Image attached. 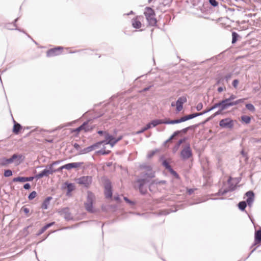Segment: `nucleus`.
<instances>
[{
	"label": "nucleus",
	"mask_w": 261,
	"mask_h": 261,
	"mask_svg": "<svg viewBox=\"0 0 261 261\" xmlns=\"http://www.w3.org/2000/svg\"><path fill=\"white\" fill-rule=\"evenodd\" d=\"M147 172L146 173L142 172L141 177L142 178L137 180V182L139 184V189L140 192L142 194L146 193L147 190L144 188V185L146 183L149 181V179L153 178L154 177V173L152 171L150 167H147Z\"/></svg>",
	"instance_id": "nucleus-1"
},
{
	"label": "nucleus",
	"mask_w": 261,
	"mask_h": 261,
	"mask_svg": "<svg viewBox=\"0 0 261 261\" xmlns=\"http://www.w3.org/2000/svg\"><path fill=\"white\" fill-rule=\"evenodd\" d=\"M144 14L149 24L151 26H154L157 21L155 18V14L154 10L150 7H146Z\"/></svg>",
	"instance_id": "nucleus-2"
},
{
	"label": "nucleus",
	"mask_w": 261,
	"mask_h": 261,
	"mask_svg": "<svg viewBox=\"0 0 261 261\" xmlns=\"http://www.w3.org/2000/svg\"><path fill=\"white\" fill-rule=\"evenodd\" d=\"M95 197L94 194L91 192H88L87 201L85 203L86 210L90 213L94 212L93 209V202L94 200Z\"/></svg>",
	"instance_id": "nucleus-3"
},
{
	"label": "nucleus",
	"mask_w": 261,
	"mask_h": 261,
	"mask_svg": "<svg viewBox=\"0 0 261 261\" xmlns=\"http://www.w3.org/2000/svg\"><path fill=\"white\" fill-rule=\"evenodd\" d=\"M192 155V152L189 144H186L182 149L180 152L181 158L186 160L190 159Z\"/></svg>",
	"instance_id": "nucleus-4"
},
{
	"label": "nucleus",
	"mask_w": 261,
	"mask_h": 261,
	"mask_svg": "<svg viewBox=\"0 0 261 261\" xmlns=\"http://www.w3.org/2000/svg\"><path fill=\"white\" fill-rule=\"evenodd\" d=\"M56 172V170L54 168H51L49 166H47L45 169L42 171L40 173L37 174L35 177L37 179L41 178L44 176H47L50 174H52Z\"/></svg>",
	"instance_id": "nucleus-5"
},
{
	"label": "nucleus",
	"mask_w": 261,
	"mask_h": 261,
	"mask_svg": "<svg viewBox=\"0 0 261 261\" xmlns=\"http://www.w3.org/2000/svg\"><path fill=\"white\" fill-rule=\"evenodd\" d=\"M122 136H119L117 138H115L110 134H106V139L107 140L106 144H109L113 147L118 141L122 139Z\"/></svg>",
	"instance_id": "nucleus-6"
},
{
	"label": "nucleus",
	"mask_w": 261,
	"mask_h": 261,
	"mask_svg": "<svg viewBox=\"0 0 261 261\" xmlns=\"http://www.w3.org/2000/svg\"><path fill=\"white\" fill-rule=\"evenodd\" d=\"M233 124V121L229 118L222 119L219 122L221 127L226 128H231Z\"/></svg>",
	"instance_id": "nucleus-7"
},
{
	"label": "nucleus",
	"mask_w": 261,
	"mask_h": 261,
	"mask_svg": "<svg viewBox=\"0 0 261 261\" xmlns=\"http://www.w3.org/2000/svg\"><path fill=\"white\" fill-rule=\"evenodd\" d=\"M76 180L78 184L87 187L91 184L92 182V178L91 176H83L77 179Z\"/></svg>",
	"instance_id": "nucleus-8"
},
{
	"label": "nucleus",
	"mask_w": 261,
	"mask_h": 261,
	"mask_svg": "<svg viewBox=\"0 0 261 261\" xmlns=\"http://www.w3.org/2000/svg\"><path fill=\"white\" fill-rule=\"evenodd\" d=\"M10 160L11 163H14L16 165H18L23 161V157L21 154H14Z\"/></svg>",
	"instance_id": "nucleus-9"
},
{
	"label": "nucleus",
	"mask_w": 261,
	"mask_h": 261,
	"mask_svg": "<svg viewBox=\"0 0 261 261\" xmlns=\"http://www.w3.org/2000/svg\"><path fill=\"white\" fill-rule=\"evenodd\" d=\"M105 194L108 198H111L112 196V186L109 181H107L105 186Z\"/></svg>",
	"instance_id": "nucleus-10"
},
{
	"label": "nucleus",
	"mask_w": 261,
	"mask_h": 261,
	"mask_svg": "<svg viewBox=\"0 0 261 261\" xmlns=\"http://www.w3.org/2000/svg\"><path fill=\"white\" fill-rule=\"evenodd\" d=\"M171 121L169 119L162 120V119H155L151 121L149 124H151V126L155 127L158 125L161 124H171Z\"/></svg>",
	"instance_id": "nucleus-11"
},
{
	"label": "nucleus",
	"mask_w": 261,
	"mask_h": 261,
	"mask_svg": "<svg viewBox=\"0 0 261 261\" xmlns=\"http://www.w3.org/2000/svg\"><path fill=\"white\" fill-rule=\"evenodd\" d=\"M246 196L247 197L246 202L251 207L254 200V194L252 191H249L246 193Z\"/></svg>",
	"instance_id": "nucleus-12"
},
{
	"label": "nucleus",
	"mask_w": 261,
	"mask_h": 261,
	"mask_svg": "<svg viewBox=\"0 0 261 261\" xmlns=\"http://www.w3.org/2000/svg\"><path fill=\"white\" fill-rule=\"evenodd\" d=\"M63 48L62 47H58L54 48H51L48 50L47 52V57H52L57 56L60 54V50Z\"/></svg>",
	"instance_id": "nucleus-13"
},
{
	"label": "nucleus",
	"mask_w": 261,
	"mask_h": 261,
	"mask_svg": "<svg viewBox=\"0 0 261 261\" xmlns=\"http://www.w3.org/2000/svg\"><path fill=\"white\" fill-rule=\"evenodd\" d=\"M59 213L63 216L66 220H70L71 219L70 213L69 212V209L67 207L64 208L59 211Z\"/></svg>",
	"instance_id": "nucleus-14"
},
{
	"label": "nucleus",
	"mask_w": 261,
	"mask_h": 261,
	"mask_svg": "<svg viewBox=\"0 0 261 261\" xmlns=\"http://www.w3.org/2000/svg\"><path fill=\"white\" fill-rule=\"evenodd\" d=\"M35 177L34 176H31V177H17L14 178L13 179V181L14 182H25V181H32Z\"/></svg>",
	"instance_id": "nucleus-15"
},
{
	"label": "nucleus",
	"mask_w": 261,
	"mask_h": 261,
	"mask_svg": "<svg viewBox=\"0 0 261 261\" xmlns=\"http://www.w3.org/2000/svg\"><path fill=\"white\" fill-rule=\"evenodd\" d=\"M222 110H225L228 108L234 106L233 101H230L229 99L226 98L222 100Z\"/></svg>",
	"instance_id": "nucleus-16"
},
{
	"label": "nucleus",
	"mask_w": 261,
	"mask_h": 261,
	"mask_svg": "<svg viewBox=\"0 0 261 261\" xmlns=\"http://www.w3.org/2000/svg\"><path fill=\"white\" fill-rule=\"evenodd\" d=\"M236 186H233L232 185H230L229 187L227 189L222 190L221 189L219 190V192L217 193L218 195H223L226 194V193L229 191H232L235 190Z\"/></svg>",
	"instance_id": "nucleus-17"
},
{
	"label": "nucleus",
	"mask_w": 261,
	"mask_h": 261,
	"mask_svg": "<svg viewBox=\"0 0 261 261\" xmlns=\"http://www.w3.org/2000/svg\"><path fill=\"white\" fill-rule=\"evenodd\" d=\"M82 165V163L74 162L67 164L64 165L65 169L70 170L72 168H76L79 167Z\"/></svg>",
	"instance_id": "nucleus-18"
},
{
	"label": "nucleus",
	"mask_w": 261,
	"mask_h": 261,
	"mask_svg": "<svg viewBox=\"0 0 261 261\" xmlns=\"http://www.w3.org/2000/svg\"><path fill=\"white\" fill-rule=\"evenodd\" d=\"M140 16H137L136 18L133 19L132 25L134 28L139 29L141 27V23L139 20Z\"/></svg>",
	"instance_id": "nucleus-19"
},
{
	"label": "nucleus",
	"mask_w": 261,
	"mask_h": 261,
	"mask_svg": "<svg viewBox=\"0 0 261 261\" xmlns=\"http://www.w3.org/2000/svg\"><path fill=\"white\" fill-rule=\"evenodd\" d=\"M188 115L185 116L184 117H181L180 119H175V120H170L171 124H174L176 123H179L182 122H185L187 120H188Z\"/></svg>",
	"instance_id": "nucleus-20"
},
{
	"label": "nucleus",
	"mask_w": 261,
	"mask_h": 261,
	"mask_svg": "<svg viewBox=\"0 0 261 261\" xmlns=\"http://www.w3.org/2000/svg\"><path fill=\"white\" fill-rule=\"evenodd\" d=\"M10 158L6 159L5 158L0 159V165L2 166H5L8 164H11Z\"/></svg>",
	"instance_id": "nucleus-21"
},
{
	"label": "nucleus",
	"mask_w": 261,
	"mask_h": 261,
	"mask_svg": "<svg viewBox=\"0 0 261 261\" xmlns=\"http://www.w3.org/2000/svg\"><path fill=\"white\" fill-rule=\"evenodd\" d=\"M52 199L51 197H47L43 201L41 207L44 210H46L48 208V206L49 204L50 200Z\"/></svg>",
	"instance_id": "nucleus-22"
},
{
	"label": "nucleus",
	"mask_w": 261,
	"mask_h": 261,
	"mask_svg": "<svg viewBox=\"0 0 261 261\" xmlns=\"http://www.w3.org/2000/svg\"><path fill=\"white\" fill-rule=\"evenodd\" d=\"M14 123H15L13 126V132L15 134H17L21 129V126L19 123H16L15 121H14Z\"/></svg>",
	"instance_id": "nucleus-23"
},
{
	"label": "nucleus",
	"mask_w": 261,
	"mask_h": 261,
	"mask_svg": "<svg viewBox=\"0 0 261 261\" xmlns=\"http://www.w3.org/2000/svg\"><path fill=\"white\" fill-rule=\"evenodd\" d=\"M150 128H151V124L148 123L145 127L142 128L141 130L137 131V132H136L135 134H137V135L141 134V133H143L144 132H145V130H146Z\"/></svg>",
	"instance_id": "nucleus-24"
},
{
	"label": "nucleus",
	"mask_w": 261,
	"mask_h": 261,
	"mask_svg": "<svg viewBox=\"0 0 261 261\" xmlns=\"http://www.w3.org/2000/svg\"><path fill=\"white\" fill-rule=\"evenodd\" d=\"M255 240L260 242H261V230H259L256 231L255 234Z\"/></svg>",
	"instance_id": "nucleus-25"
},
{
	"label": "nucleus",
	"mask_w": 261,
	"mask_h": 261,
	"mask_svg": "<svg viewBox=\"0 0 261 261\" xmlns=\"http://www.w3.org/2000/svg\"><path fill=\"white\" fill-rule=\"evenodd\" d=\"M246 108L247 109V110L252 112H254L255 111V108L254 106L251 103L246 104Z\"/></svg>",
	"instance_id": "nucleus-26"
},
{
	"label": "nucleus",
	"mask_w": 261,
	"mask_h": 261,
	"mask_svg": "<svg viewBox=\"0 0 261 261\" xmlns=\"http://www.w3.org/2000/svg\"><path fill=\"white\" fill-rule=\"evenodd\" d=\"M246 205H247V204L245 201H241V202H239L238 204L239 208L241 211H244L245 210V207H246Z\"/></svg>",
	"instance_id": "nucleus-27"
},
{
	"label": "nucleus",
	"mask_w": 261,
	"mask_h": 261,
	"mask_svg": "<svg viewBox=\"0 0 261 261\" xmlns=\"http://www.w3.org/2000/svg\"><path fill=\"white\" fill-rule=\"evenodd\" d=\"M241 119L243 121H244L246 124H248L250 122L251 118L250 117L247 116H242L241 117Z\"/></svg>",
	"instance_id": "nucleus-28"
},
{
	"label": "nucleus",
	"mask_w": 261,
	"mask_h": 261,
	"mask_svg": "<svg viewBox=\"0 0 261 261\" xmlns=\"http://www.w3.org/2000/svg\"><path fill=\"white\" fill-rule=\"evenodd\" d=\"M87 124V122H84L82 125L80 127H77L76 129V131L79 132L83 129H85V131H87L88 129L86 128L85 126Z\"/></svg>",
	"instance_id": "nucleus-29"
},
{
	"label": "nucleus",
	"mask_w": 261,
	"mask_h": 261,
	"mask_svg": "<svg viewBox=\"0 0 261 261\" xmlns=\"http://www.w3.org/2000/svg\"><path fill=\"white\" fill-rule=\"evenodd\" d=\"M232 43L234 44L236 42L238 37V34L236 32H232Z\"/></svg>",
	"instance_id": "nucleus-30"
},
{
	"label": "nucleus",
	"mask_w": 261,
	"mask_h": 261,
	"mask_svg": "<svg viewBox=\"0 0 261 261\" xmlns=\"http://www.w3.org/2000/svg\"><path fill=\"white\" fill-rule=\"evenodd\" d=\"M107 140H105L103 141H100V142H97L95 144H93L95 148H98L99 147L100 145L102 144H106V142H107Z\"/></svg>",
	"instance_id": "nucleus-31"
},
{
	"label": "nucleus",
	"mask_w": 261,
	"mask_h": 261,
	"mask_svg": "<svg viewBox=\"0 0 261 261\" xmlns=\"http://www.w3.org/2000/svg\"><path fill=\"white\" fill-rule=\"evenodd\" d=\"M218 107H220V111H223V110H222V101L218 102V103H215L213 107H211V109H215Z\"/></svg>",
	"instance_id": "nucleus-32"
},
{
	"label": "nucleus",
	"mask_w": 261,
	"mask_h": 261,
	"mask_svg": "<svg viewBox=\"0 0 261 261\" xmlns=\"http://www.w3.org/2000/svg\"><path fill=\"white\" fill-rule=\"evenodd\" d=\"M88 152H89V150H88V147H86V148H85L84 149H80V151L78 152L77 154H79V155H81V154H86V153H87Z\"/></svg>",
	"instance_id": "nucleus-33"
},
{
	"label": "nucleus",
	"mask_w": 261,
	"mask_h": 261,
	"mask_svg": "<svg viewBox=\"0 0 261 261\" xmlns=\"http://www.w3.org/2000/svg\"><path fill=\"white\" fill-rule=\"evenodd\" d=\"M68 192L70 193L74 189V185L73 184H68L67 185Z\"/></svg>",
	"instance_id": "nucleus-34"
},
{
	"label": "nucleus",
	"mask_w": 261,
	"mask_h": 261,
	"mask_svg": "<svg viewBox=\"0 0 261 261\" xmlns=\"http://www.w3.org/2000/svg\"><path fill=\"white\" fill-rule=\"evenodd\" d=\"M177 101L178 102V103H181L183 105L184 103H185L187 101V98L186 97H184V96L180 97L177 99Z\"/></svg>",
	"instance_id": "nucleus-35"
},
{
	"label": "nucleus",
	"mask_w": 261,
	"mask_h": 261,
	"mask_svg": "<svg viewBox=\"0 0 261 261\" xmlns=\"http://www.w3.org/2000/svg\"><path fill=\"white\" fill-rule=\"evenodd\" d=\"M201 114H199V113H194V114H192L190 115H188V117L189 120H190V119H193L197 116H201Z\"/></svg>",
	"instance_id": "nucleus-36"
},
{
	"label": "nucleus",
	"mask_w": 261,
	"mask_h": 261,
	"mask_svg": "<svg viewBox=\"0 0 261 261\" xmlns=\"http://www.w3.org/2000/svg\"><path fill=\"white\" fill-rule=\"evenodd\" d=\"M176 111L177 112H180L182 109V104L178 103V102L176 101Z\"/></svg>",
	"instance_id": "nucleus-37"
},
{
	"label": "nucleus",
	"mask_w": 261,
	"mask_h": 261,
	"mask_svg": "<svg viewBox=\"0 0 261 261\" xmlns=\"http://www.w3.org/2000/svg\"><path fill=\"white\" fill-rule=\"evenodd\" d=\"M37 193L35 191L32 192L28 196L30 200L33 199L36 196Z\"/></svg>",
	"instance_id": "nucleus-38"
},
{
	"label": "nucleus",
	"mask_w": 261,
	"mask_h": 261,
	"mask_svg": "<svg viewBox=\"0 0 261 261\" xmlns=\"http://www.w3.org/2000/svg\"><path fill=\"white\" fill-rule=\"evenodd\" d=\"M12 175V172L11 170H6L4 172V176L5 177H9Z\"/></svg>",
	"instance_id": "nucleus-39"
},
{
	"label": "nucleus",
	"mask_w": 261,
	"mask_h": 261,
	"mask_svg": "<svg viewBox=\"0 0 261 261\" xmlns=\"http://www.w3.org/2000/svg\"><path fill=\"white\" fill-rule=\"evenodd\" d=\"M110 152V151L109 150L106 151L104 149H101L100 150L98 151L97 153L99 154L105 155L109 154Z\"/></svg>",
	"instance_id": "nucleus-40"
},
{
	"label": "nucleus",
	"mask_w": 261,
	"mask_h": 261,
	"mask_svg": "<svg viewBox=\"0 0 261 261\" xmlns=\"http://www.w3.org/2000/svg\"><path fill=\"white\" fill-rule=\"evenodd\" d=\"M163 165L165 167L166 169H168L169 170L171 168V166L166 161H164L163 162Z\"/></svg>",
	"instance_id": "nucleus-41"
},
{
	"label": "nucleus",
	"mask_w": 261,
	"mask_h": 261,
	"mask_svg": "<svg viewBox=\"0 0 261 261\" xmlns=\"http://www.w3.org/2000/svg\"><path fill=\"white\" fill-rule=\"evenodd\" d=\"M245 99H239L238 100H237L236 101H233V104H234V106L235 105H237L240 103H242V102H243L244 101Z\"/></svg>",
	"instance_id": "nucleus-42"
},
{
	"label": "nucleus",
	"mask_w": 261,
	"mask_h": 261,
	"mask_svg": "<svg viewBox=\"0 0 261 261\" xmlns=\"http://www.w3.org/2000/svg\"><path fill=\"white\" fill-rule=\"evenodd\" d=\"M209 2L214 7L218 5V2L216 0H209Z\"/></svg>",
	"instance_id": "nucleus-43"
},
{
	"label": "nucleus",
	"mask_w": 261,
	"mask_h": 261,
	"mask_svg": "<svg viewBox=\"0 0 261 261\" xmlns=\"http://www.w3.org/2000/svg\"><path fill=\"white\" fill-rule=\"evenodd\" d=\"M97 133L99 135H103L105 139H106V134H109L107 132H103V131H102V130L98 131Z\"/></svg>",
	"instance_id": "nucleus-44"
},
{
	"label": "nucleus",
	"mask_w": 261,
	"mask_h": 261,
	"mask_svg": "<svg viewBox=\"0 0 261 261\" xmlns=\"http://www.w3.org/2000/svg\"><path fill=\"white\" fill-rule=\"evenodd\" d=\"M46 230V227L45 226L43 227L39 231L38 233L37 234L38 236H39L43 233L45 230Z\"/></svg>",
	"instance_id": "nucleus-45"
},
{
	"label": "nucleus",
	"mask_w": 261,
	"mask_h": 261,
	"mask_svg": "<svg viewBox=\"0 0 261 261\" xmlns=\"http://www.w3.org/2000/svg\"><path fill=\"white\" fill-rule=\"evenodd\" d=\"M239 84V81L238 80H234L232 82V85L234 88H237Z\"/></svg>",
	"instance_id": "nucleus-46"
},
{
	"label": "nucleus",
	"mask_w": 261,
	"mask_h": 261,
	"mask_svg": "<svg viewBox=\"0 0 261 261\" xmlns=\"http://www.w3.org/2000/svg\"><path fill=\"white\" fill-rule=\"evenodd\" d=\"M260 87H261L260 85H258V86L254 87L253 90L254 92H256L260 89Z\"/></svg>",
	"instance_id": "nucleus-47"
},
{
	"label": "nucleus",
	"mask_w": 261,
	"mask_h": 261,
	"mask_svg": "<svg viewBox=\"0 0 261 261\" xmlns=\"http://www.w3.org/2000/svg\"><path fill=\"white\" fill-rule=\"evenodd\" d=\"M155 153V151H152L147 154L148 158H151Z\"/></svg>",
	"instance_id": "nucleus-48"
},
{
	"label": "nucleus",
	"mask_w": 261,
	"mask_h": 261,
	"mask_svg": "<svg viewBox=\"0 0 261 261\" xmlns=\"http://www.w3.org/2000/svg\"><path fill=\"white\" fill-rule=\"evenodd\" d=\"M74 148H75L79 152L80 151V149H81L80 145L77 143H74L73 145Z\"/></svg>",
	"instance_id": "nucleus-49"
},
{
	"label": "nucleus",
	"mask_w": 261,
	"mask_h": 261,
	"mask_svg": "<svg viewBox=\"0 0 261 261\" xmlns=\"http://www.w3.org/2000/svg\"><path fill=\"white\" fill-rule=\"evenodd\" d=\"M202 108V104L201 103H199L197 105L196 107V109L197 111H200Z\"/></svg>",
	"instance_id": "nucleus-50"
},
{
	"label": "nucleus",
	"mask_w": 261,
	"mask_h": 261,
	"mask_svg": "<svg viewBox=\"0 0 261 261\" xmlns=\"http://www.w3.org/2000/svg\"><path fill=\"white\" fill-rule=\"evenodd\" d=\"M87 147L88 148V150H89V152L92 151H93V150L95 149L93 144L91 145V146H88Z\"/></svg>",
	"instance_id": "nucleus-51"
},
{
	"label": "nucleus",
	"mask_w": 261,
	"mask_h": 261,
	"mask_svg": "<svg viewBox=\"0 0 261 261\" xmlns=\"http://www.w3.org/2000/svg\"><path fill=\"white\" fill-rule=\"evenodd\" d=\"M236 95H233V94H232L230 95V96L227 99H229V100L230 101H232V100L236 99Z\"/></svg>",
	"instance_id": "nucleus-52"
},
{
	"label": "nucleus",
	"mask_w": 261,
	"mask_h": 261,
	"mask_svg": "<svg viewBox=\"0 0 261 261\" xmlns=\"http://www.w3.org/2000/svg\"><path fill=\"white\" fill-rule=\"evenodd\" d=\"M179 133V131H176L170 137V139H173L175 136L177 135Z\"/></svg>",
	"instance_id": "nucleus-53"
},
{
	"label": "nucleus",
	"mask_w": 261,
	"mask_h": 261,
	"mask_svg": "<svg viewBox=\"0 0 261 261\" xmlns=\"http://www.w3.org/2000/svg\"><path fill=\"white\" fill-rule=\"evenodd\" d=\"M169 171H170V172L173 174L174 175V176H178V175L177 174V173L174 171L172 168H171V169L169 170Z\"/></svg>",
	"instance_id": "nucleus-54"
},
{
	"label": "nucleus",
	"mask_w": 261,
	"mask_h": 261,
	"mask_svg": "<svg viewBox=\"0 0 261 261\" xmlns=\"http://www.w3.org/2000/svg\"><path fill=\"white\" fill-rule=\"evenodd\" d=\"M54 223H55V222H51V223L46 224L44 226L46 227V229H47V228H48L49 227H50V226L53 225L54 224Z\"/></svg>",
	"instance_id": "nucleus-55"
},
{
	"label": "nucleus",
	"mask_w": 261,
	"mask_h": 261,
	"mask_svg": "<svg viewBox=\"0 0 261 261\" xmlns=\"http://www.w3.org/2000/svg\"><path fill=\"white\" fill-rule=\"evenodd\" d=\"M64 169H65L64 165L60 167V168H59L57 169H55V170H56V172H60Z\"/></svg>",
	"instance_id": "nucleus-56"
},
{
	"label": "nucleus",
	"mask_w": 261,
	"mask_h": 261,
	"mask_svg": "<svg viewBox=\"0 0 261 261\" xmlns=\"http://www.w3.org/2000/svg\"><path fill=\"white\" fill-rule=\"evenodd\" d=\"M60 163V161H56L54 162L52 164H51L50 165H49L50 167H51V168H53V166L55 165L58 164Z\"/></svg>",
	"instance_id": "nucleus-57"
},
{
	"label": "nucleus",
	"mask_w": 261,
	"mask_h": 261,
	"mask_svg": "<svg viewBox=\"0 0 261 261\" xmlns=\"http://www.w3.org/2000/svg\"><path fill=\"white\" fill-rule=\"evenodd\" d=\"M212 110H213V109H211V108H210V109H208L203 111V112L199 113V114H201V115H202L203 114H205V113H207V112H210V111H211Z\"/></svg>",
	"instance_id": "nucleus-58"
},
{
	"label": "nucleus",
	"mask_w": 261,
	"mask_h": 261,
	"mask_svg": "<svg viewBox=\"0 0 261 261\" xmlns=\"http://www.w3.org/2000/svg\"><path fill=\"white\" fill-rule=\"evenodd\" d=\"M30 187V185L29 183L25 184L23 186V188L26 190L29 189Z\"/></svg>",
	"instance_id": "nucleus-59"
},
{
	"label": "nucleus",
	"mask_w": 261,
	"mask_h": 261,
	"mask_svg": "<svg viewBox=\"0 0 261 261\" xmlns=\"http://www.w3.org/2000/svg\"><path fill=\"white\" fill-rule=\"evenodd\" d=\"M183 141H184V140H182V139H180L178 141V142L177 144V146H176L177 148H178V147L180 145V144L183 142Z\"/></svg>",
	"instance_id": "nucleus-60"
},
{
	"label": "nucleus",
	"mask_w": 261,
	"mask_h": 261,
	"mask_svg": "<svg viewBox=\"0 0 261 261\" xmlns=\"http://www.w3.org/2000/svg\"><path fill=\"white\" fill-rule=\"evenodd\" d=\"M124 199L126 202H127L128 203H130L131 204H133V202L129 200L127 197H124Z\"/></svg>",
	"instance_id": "nucleus-61"
},
{
	"label": "nucleus",
	"mask_w": 261,
	"mask_h": 261,
	"mask_svg": "<svg viewBox=\"0 0 261 261\" xmlns=\"http://www.w3.org/2000/svg\"><path fill=\"white\" fill-rule=\"evenodd\" d=\"M231 74H228L225 76V78L226 80L227 81L231 78Z\"/></svg>",
	"instance_id": "nucleus-62"
},
{
	"label": "nucleus",
	"mask_w": 261,
	"mask_h": 261,
	"mask_svg": "<svg viewBox=\"0 0 261 261\" xmlns=\"http://www.w3.org/2000/svg\"><path fill=\"white\" fill-rule=\"evenodd\" d=\"M166 182L164 180H162V181H157L156 180L154 181L153 183H155V184H165Z\"/></svg>",
	"instance_id": "nucleus-63"
},
{
	"label": "nucleus",
	"mask_w": 261,
	"mask_h": 261,
	"mask_svg": "<svg viewBox=\"0 0 261 261\" xmlns=\"http://www.w3.org/2000/svg\"><path fill=\"white\" fill-rule=\"evenodd\" d=\"M223 90H224V88H223L222 87H219V88H218V91L219 92H222V91H223Z\"/></svg>",
	"instance_id": "nucleus-64"
}]
</instances>
